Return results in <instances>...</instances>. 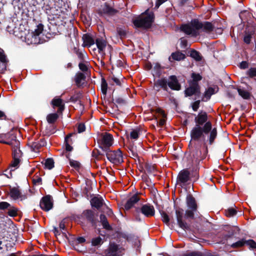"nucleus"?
<instances>
[{
  "instance_id": "37998d69",
  "label": "nucleus",
  "mask_w": 256,
  "mask_h": 256,
  "mask_svg": "<svg viewBox=\"0 0 256 256\" xmlns=\"http://www.w3.org/2000/svg\"><path fill=\"white\" fill-rule=\"evenodd\" d=\"M43 30V24H39L36 26V28L34 30V32H32V37H34V38H36V37L38 36L42 32Z\"/></svg>"
},
{
  "instance_id": "49530a36",
  "label": "nucleus",
  "mask_w": 256,
  "mask_h": 256,
  "mask_svg": "<svg viewBox=\"0 0 256 256\" xmlns=\"http://www.w3.org/2000/svg\"><path fill=\"white\" fill-rule=\"evenodd\" d=\"M50 104L52 107L54 108L55 107H58L61 106L64 103L62 99L60 98H54L52 100Z\"/></svg>"
},
{
  "instance_id": "09e8293b",
  "label": "nucleus",
  "mask_w": 256,
  "mask_h": 256,
  "mask_svg": "<svg viewBox=\"0 0 256 256\" xmlns=\"http://www.w3.org/2000/svg\"><path fill=\"white\" fill-rule=\"evenodd\" d=\"M108 90V84L104 78H102V83H101V90L102 94L104 96L106 94Z\"/></svg>"
},
{
  "instance_id": "a19ab883",
  "label": "nucleus",
  "mask_w": 256,
  "mask_h": 256,
  "mask_svg": "<svg viewBox=\"0 0 256 256\" xmlns=\"http://www.w3.org/2000/svg\"><path fill=\"white\" fill-rule=\"evenodd\" d=\"M238 92L239 95L240 96L244 99H250L251 95L250 92L248 91L241 88H238Z\"/></svg>"
},
{
  "instance_id": "69168bd1",
  "label": "nucleus",
  "mask_w": 256,
  "mask_h": 256,
  "mask_svg": "<svg viewBox=\"0 0 256 256\" xmlns=\"http://www.w3.org/2000/svg\"><path fill=\"white\" fill-rule=\"evenodd\" d=\"M32 182L34 184H42V179L40 177L36 176V178H34L32 180Z\"/></svg>"
},
{
  "instance_id": "79ce46f5",
  "label": "nucleus",
  "mask_w": 256,
  "mask_h": 256,
  "mask_svg": "<svg viewBox=\"0 0 256 256\" xmlns=\"http://www.w3.org/2000/svg\"><path fill=\"white\" fill-rule=\"evenodd\" d=\"M44 168L52 170L54 168V162L52 158H48L45 160Z\"/></svg>"
},
{
  "instance_id": "680f3d73",
  "label": "nucleus",
  "mask_w": 256,
  "mask_h": 256,
  "mask_svg": "<svg viewBox=\"0 0 256 256\" xmlns=\"http://www.w3.org/2000/svg\"><path fill=\"white\" fill-rule=\"evenodd\" d=\"M236 234L235 230L231 229L228 231V233L224 236V238L228 240V238H232V236Z\"/></svg>"
},
{
  "instance_id": "58836bf2",
  "label": "nucleus",
  "mask_w": 256,
  "mask_h": 256,
  "mask_svg": "<svg viewBox=\"0 0 256 256\" xmlns=\"http://www.w3.org/2000/svg\"><path fill=\"white\" fill-rule=\"evenodd\" d=\"M58 118V115L57 113H52L48 114L46 116V120L49 124L54 123Z\"/></svg>"
},
{
  "instance_id": "b1692460",
  "label": "nucleus",
  "mask_w": 256,
  "mask_h": 256,
  "mask_svg": "<svg viewBox=\"0 0 256 256\" xmlns=\"http://www.w3.org/2000/svg\"><path fill=\"white\" fill-rule=\"evenodd\" d=\"M242 22H246L250 20L253 18L252 14L248 10H242L239 14Z\"/></svg>"
},
{
  "instance_id": "bb28decb",
  "label": "nucleus",
  "mask_w": 256,
  "mask_h": 256,
  "mask_svg": "<svg viewBox=\"0 0 256 256\" xmlns=\"http://www.w3.org/2000/svg\"><path fill=\"white\" fill-rule=\"evenodd\" d=\"M86 78V76L85 74L81 72H77L75 75L74 81L76 84V85L78 87L81 86L83 83H82V81H85Z\"/></svg>"
},
{
  "instance_id": "603ef678",
  "label": "nucleus",
  "mask_w": 256,
  "mask_h": 256,
  "mask_svg": "<svg viewBox=\"0 0 256 256\" xmlns=\"http://www.w3.org/2000/svg\"><path fill=\"white\" fill-rule=\"evenodd\" d=\"M70 165L78 171L81 166L80 164L78 161L73 160H70Z\"/></svg>"
},
{
  "instance_id": "e2e57ef3",
  "label": "nucleus",
  "mask_w": 256,
  "mask_h": 256,
  "mask_svg": "<svg viewBox=\"0 0 256 256\" xmlns=\"http://www.w3.org/2000/svg\"><path fill=\"white\" fill-rule=\"evenodd\" d=\"M239 68L242 70H245L248 68V63L247 61H242L240 62Z\"/></svg>"
},
{
  "instance_id": "4be33fe9",
  "label": "nucleus",
  "mask_w": 256,
  "mask_h": 256,
  "mask_svg": "<svg viewBox=\"0 0 256 256\" xmlns=\"http://www.w3.org/2000/svg\"><path fill=\"white\" fill-rule=\"evenodd\" d=\"M92 208L100 209L104 205V200L100 196H94L90 201Z\"/></svg>"
},
{
  "instance_id": "7ed1b4c3",
  "label": "nucleus",
  "mask_w": 256,
  "mask_h": 256,
  "mask_svg": "<svg viewBox=\"0 0 256 256\" xmlns=\"http://www.w3.org/2000/svg\"><path fill=\"white\" fill-rule=\"evenodd\" d=\"M191 170L188 168L181 170L176 178V184L181 187L185 186L188 182L193 180V182H196L199 178V167H192Z\"/></svg>"
},
{
  "instance_id": "338daca9",
  "label": "nucleus",
  "mask_w": 256,
  "mask_h": 256,
  "mask_svg": "<svg viewBox=\"0 0 256 256\" xmlns=\"http://www.w3.org/2000/svg\"><path fill=\"white\" fill-rule=\"evenodd\" d=\"M141 177H142V181L144 182H146V185L148 186H149L148 183L150 180H149L148 177V175L146 174V172L144 173L143 174H142Z\"/></svg>"
},
{
  "instance_id": "cd10ccee",
  "label": "nucleus",
  "mask_w": 256,
  "mask_h": 256,
  "mask_svg": "<svg viewBox=\"0 0 256 256\" xmlns=\"http://www.w3.org/2000/svg\"><path fill=\"white\" fill-rule=\"evenodd\" d=\"M118 250V245L115 243H110L107 250L106 254L108 256H116Z\"/></svg>"
},
{
  "instance_id": "5fc2aeb1",
  "label": "nucleus",
  "mask_w": 256,
  "mask_h": 256,
  "mask_svg": "<svg viewBox=\"0 0 256 256\" xmlns=\"http://www.w3.org/2000/svg\"><path fill=\"white\" fill-rule=\"evenodd\" d=\"M182 256H203V255L202 252L195 250L184 254Z\"/></svg>"
},
{
  "instance_id": "ea45409f",
  "label": "nucleus",
  "mask_w": 256,
  "mask_h": 256,
  "mask_svg": "<svg viewBox=\"0 0 256 256\" xmlns=\"http://www.w3.org/2000/svg\"><path fill=\"white\" fill-rule=\"evenodd\" d=\"M12 158H17L18 160H20V158L22 157V151L20 149V146L18 148L16 147H12Z\"/></svg>"
},
{
  "instance_id": "a211bd4d",
  "label": "nucleus",
  "mask_w": 256,
  "mask_h": 256,
  "mask_svg": "<svg viewBox=\"0 0 256 256\" xmlns=\"http://www.w3.org/2000/svg\"><path fill=\"white\" fill-rule=\"evenodd\" d=\"M9 62L3 49L0 48V74H4Z\"/></svg>"
},
{
  "instance_id": "f3484780",
  "label": "nucleus",
  "mask_w": 256,
  "mask_h": 256,
  "mask_svg": "<svg viewBox=\"0 0 256 256\" xmlns=\"http://www.w3.org/2000/svg\"><path fill=\"white\" fill-rule=\"evenodd\" d=\"M118 12V10L111 7L108 2H105L101 9L99 10L98 14L102 16L106 14L112 16Z\"/></svg>"
},
{
  "instance_id": "0eeeda50",
  "label": "nucleus",
  "mask_w": 256,
  "mask_h": 256,
  "mask_svg": "<svg viewBox=\"0 0 256 256\" xmlns=\"http://www.w3.org/2000/svg\"><path fill=\"white\" fill-rule=\"evenodd\" d=\"M105 152L107 159L112 164L118 165L124 162L122 152L120 148L114 150H109Z\"/></svg>"
},
{
  "instance_id": "a18cd8bd",
  "label": "nucleus",
  "mask_w": 256,
  "mask_h": 256,
  "mask_svg": "<svg viewBox=\"0 0 256 256\" xmlns=\"http://www.w3.org/2000/svg\"><path fill=\"white\" fill-rule=\"evenodd\" d=\"M246 75L249 78H254L256 77V67L250 68L246 73Z\"/></svg>"
},
{
  "instance_id": "4d7b16f0",
  "label": "nucleus",
  "mask_w": 256,
  "mask_h": 256,
  "mask_svg": "<svg viewBox=\"0 0 256 256\" xmlns=\"http://www.w3.org/2000/svg\"><path fill=\"white\" fill-rule=\"evenodd\" d=\"M201 101V100H198L192 103V108L194 112H196L198 110V108H200Z\"/></svg>"
},
{
  "instance_id": "5701e85b",
  "label": "nucleus",
  "mask_w": 256,
  "mask_h": 256,
  "mask_svg": "<svg viewBox=\"0 0 256 256\" xmlns=\"http://www.w3.org/2000/svg\"><path fill=\"white\" fill-rule=\"evenodd\" d=\"M75 134H76L74 132H72L68 134L66 136L64 144L65 145L66 152H70L73 150L74 148L71 146V144L73 143V141L71 138V137L73 135Z\"/></svg>"
},
{
  "instance_id": "423d86ee",
  "label": "nucleus",
  "mask_w": 256,
  "mask_h": 256,
  "mask_svg": "<svg viewBox=\"0 0 256 256\" xmlns=\"http://www.w3.org/2000/svg\"><path fill=\"white\" fill-rule=\"evenodd\" d=\"M187 210L185 212L186 218H194V214L198 212V206L195 198L192 194H188L186 197Z\"/></svg>"
},
{
  "instance_id": "7c9ffc66",
  "label": "nucleus",
  "mask_w": 256,
  "mask_h": 256,
  "mask_svg": "<svg viewBox=\"0 0 256 256\" xmlns=\"http://www.w3.org/2000/svg\"><path fill=\"white\" fill-rule=\"evenodd\" d=\"M84 44L86 46H90L94 44V39L89 34H86L82 36Z\"/></svg>"
},
{
  "instance_id": "c756f323",
  "label": "nucleus",
  "mask_w": 256,
  "mask_h": 256,
  "mask_svg": "<svg viewBox=\"0 0 256 256\" xmlns=\"http://www.w3.org/2000/svg\"><path fill=\"white\" fill-rule=\"evenodd\" d=\"M20 161V160L12 158V161L10 164L9 166V168L10 169V176H6L7 178H12V172L14 171L16 168L18 167Z\"/></svg>"
},
{
  "instance_id": "20e7f679",
  "label": "nucleus",
  "mask_w": 256,
  "mask_h": 256,
  "mask_svg": "<svg viewBox=\"0 0 256 256\" xmlns=\"http://www.w3.org/2000/svg\"><path fill=\"white\" fill-rule=\"evenodd\" d=\"M140 214L146 218L153 216L155 214L154 208L150 204H142L140 207H135V209L132 211V214L136 221H142Z\"/></svg>"
},
{
  "instance_id": "aec40b11",
  "label": "nucleus",
  "mask_w": 256,
  "mask_h": 256,
  "mask_svg": "<svg viewBox=\"0 0 256 256\" xmlns=\"http://www.w3.org/2000/svg\"><path fill=\"white\" fill-rule=\"evenodd\" d=\"M154 88L157 92L160 91V88H162L164 91L168 92V88L166 86V78H162L154 82Z\"/></svg>"
},
{
  "instance_id": "9d476101",
  "label": "nucleus",
  "mask_w": 256,
  "mask_h": 256,
  "mask_svg": "<svg viewBox=\"0 0 256 256\" xmlns=\"http://www.w3.org/2000/svg\"><path fill=\"white\" fill-rule=\"evenodd\" d=\"M4 135L5 140L2 141V144H8L14 148H18L20 146V142L17 140L16 134L12 130L7 134H4Z\"/></svg>"
},
{
  "instance_id": "393cba45",
  "label": "nucleus",
  "mask_w": 256,
  "mask_h": 256,
  "mask_svg": "<svg viewBox=\"0 0 256 256\" xmlns=\"http://www.w3.org/2000/svg\"><path fill=\"white\" fill-rule=\"evenodd\" d=\"M217 92L218 90L216 91L215 88L212 87H208L204 92L201 100L202 102H207L209 100L212 96L216 93Z\"/></svg>"
},
{
  "instance_id": "774afa93",
  "label": "nucleus",
  "mask_w": 256,
  "mask_h": 256,
  "mask_svg": "<svg viewBox=\"0 0 256 256\" xmlns=\"http://www.w3.org/2000/svg\"><path fill=\"white\" fill-rule=\"evenodd\" d=\"M168 0H156V5L154 7L155 10H157L158 8L160 6L162 5V4L166 2Z\"/></svg>"
},
{
  "instance_id": "13d9d810",
  "label": "nucleus",
  "mask_w": 256,
  "mask_h": 256,
  "mask_svg": "<svg viewBox=\"0 0 256 256\" xmlns=\"http://www.w3.org/2000/svg\"><path fill=\"white\" fill-rule=\"evenodd\" d=\"M246 244L252 249L256 248V242L253 240H246Z\"/></svg>"
},
{
  "instance_id": "72a5a7b5",
  "label": "nucleus",
  "mask_w": 256,
  "mask_h": 256,
  "mask_svg": "<svg viewBox=\"0 0 256 256\" xmlns=\"http://www.w3.org/2000/svg\"><path fill=\"white\" fill-rule=\"evenodd\" d=\"M109 83L111 85H114V83L118 86H122V82H124V79L122 78V80H120L118 78L116 77L114 74L109 76L108 79Z\"/></svg>"
},
{
  "instance_id": "864d4df0",
  "label": "nucleus",
  "mask_w": 256,
  "mask_h": 256,
  "mask_svg": "<svg viewBox=\"0 0 256 256\" xmlns=\"http://www.w3.org/2000/svg\"><path fill=\"white\" fill-rule=\"evenodd\" d=\"M226 215L228 217H232L236 215L237 211L234 208H229L225 210Z\"/></svg>"
},
{
  "instance_id": "052dcab7",
  "label": "nucleus",
  "mask_w": 256,
  "mask_h": 256,
  "mask_svg": "<svg viewBox=\"0 0 256 256\" xmlns=\"http://www.w3.org/2000/svg\"><path fill=\"white\" fill-rule=\"evenodd\" d=\"M80 62L78 64L79 68L83 72H88V70L87 66L83 62Z\"/></svg>"
},
{
  "instance_id": "1a4fd4ad",
  "label": "nucleus",
  "mask_w": 256,
  "mask_h": 256,
  "mask_svg": "<svg viewBox=\"0 0 256 256\" xmlns=\"http://www.w3.org/2000/svg\"><path fill=\"white\" fill-rule=\"evenodd\" d=\"M0 210L4 211L6 214L12 218L17 216L20 212L18 208L6 202H0Z\"/></svg>"
},
{
  "instance_id": "de8ad7c7",
  "label": "nucleus",
  "mask_w": 256,
  "mask_h": 256,
  "mask_svg": "<svg viewBox=\"0 0 256 256\" xmlns=\"http://www.w3.org/2000/svg\"><path fill=\"white\" fill-rule=\"evenodd\" d=\"M162 221L167 225L170 224V218L168 214L163 210L160 211Z\"/></svg>"
},
{
  "instance_id": "f8f14e48",
  "label": "nucleus",
  "mask_w": 256,
  "mask_h": 256,
  "mask_svg": "<svg viewBox=\"0 0 256 256\" xmlns=\"http://www.w3.org/2000/svg\"><path fill=\"white\" fill-rule=\"evenodd\" d=\"M166 86H168L172 90L176 91L180 90L182 88L181 84L175 75L170 76L168 79L166 78Z\"/></svg>"
},
{
  "instance_id": "2f4dec72",
  "label": "nucleus",
  "mask_w": 256,
  "mask_h": 256,
  "mask_svg": "<svg viewBox=\"0 0 256 256\" xmlns=\"http://www.w3.org/2000/svg\"><path fill=\"white\" fill-rule=\"evenodd\" d=\"M171 58L174 60L180 61L184 60L186 58V56L181 52L176 51L171 54L169 58V60H170Z\"/></svg>"
},
{
  "instance_id": "c03bdc74",
  "label": "nucleus",
  "mask_w": 256,
  "mask_h": 256,
  "mask_svg": "<svg viewBox=\"0 0 256 256\" xmlns=\"http://www.w3.org/2000/svg\"><path fill=\"white\" fill-rule=\"evenodd\" d=\"M91 242L92 246H99L103 244L104 241L100 236H98L96 238H92V239Z\"/></svg>"
},
{
  "instance_id": "6e6552de",
  "label": "nucleus",
  "mask_w": 256,
  "mask_h": 256,
  "mask_svg": "<svg viewBox=\"0 0 256 256\" xmlns=\"http://www.w3.org/2000/svg\"><path fill=\"white\" fill-rule=\"evenodd\" d=\"M98 142L100 148L104 152L110 150V147L114 142V138L112 134L108 132L102 134L101 138L98 140Z\"/></svg>"
},
{
  "instance_id": "a878e982",
  "label": "nucleus",
  "mask_w": 256,
  "mask_h": 256,
  "mask_svg": "<svg viewBox=\"0 0 256 256\" xmlns=\"http://www.w3.org/2000/svg\"><path fill=\"white\" fill-rule=\"evenodd\" d=\"M10 187L9 194L10 198L14 200L19 199L20 191L18 189V187L12 188L10 186Z\"/></svg>"
},
{
  "instance_id": "ddd939ff",
  "label": "nucleus",
  "mask_w": 256,
  "mask_h": 256,
  "mask_svg": "<svg viewBox=\"0 0 256 256\" xmlns=\"http://www.w3.org/2000/svg\"><path fill=\"white\" fill-rule=\"evenodd\" d=\"M183 210L180 208L176 210V216L178 226L184 230H190V225L182 220Z\"/></svg>"
},
{
  "instance_id": "dca6fc26",
  "label": "nucleus",
  "mask_w": 256,
  "mask_h": 256,
  "mask_svg": "<svg viewBox=\"0 0 256 256\" xmlns=\"http://www.w3.org/2000/svg\"><path fill=\"white\" fill-rule=\"evenodd\" d=\"M82 214L86 220L90 223L92 226H96L98 222L97 215L96 216L95 212L92 210H84Z\"/></svg>"
},
{
  "instance_id": "e433bc0d",
  "label": "nucleus",
  "mask_w": 256,
  "mask_h": 256,
  "mask_svg": "<svg viewBox=\"0 0 256 256\" xmlns=\"http://www.w3.org/2000/svg\"><path fill=\"white\" fill-rule=\"evenodd\" d=\"M190 56L196 62H200L202 58L200 53L194 49L190 50Z\"/></svg>"
},
{
  "instance_id": "4468645a",
  "label": "nucleus",
  "mask_w": 256,
  "mask_h": 256,
  "mask_svg": "<svg viewBox=\"0 0 256 256\" xmlns=\"http://www.w3.org/2000/svg\"><path fill=\"white\" fill-rule=\"evenodd\" d=\"M254 34V28L252 26L247 25L243 32V41L244 43L246 44H250Z\"/></svg>"
},
{
  "instance_id": "c9c22d12",
  "label": "nucleus",
  "mask_w": 256,
  "mask_h": 256,
  "mask_svg": "<svg viewBox=\"0 0 256 256\" xmlns=\"http://www.w3.org/2000/svg\"><path fill=\"white\" fill-rule=\"evenodd\" d=\"M191 78L192 80H190L188 83L195 84H198V82L200 81L202 78V76L200 74L196 73L194 72L191 74Z\"/></svg>"
},
{
  "instance_id": "6ab92c4d",
  "label": "nucleus",
  "mask_w": 256,
  "mask_h": 256,
  "mask_svg": "<svg viewBox=\"0 0 256 256\" xmlns=\"http://www.w3.org/2000/svg\"><path fill=\"white\" fill-rule=\"evenodd\" d=\"M139 194V193L137 192L132 195L128 200L126 203L124 205V210L128 211L133 207L135 208L136 206H134V204L140 200V198L138 196Z\"/></svg>"
},
{
  "instance_id": "f03ea898",
  "label": "nucleus",
  "mask_w": 256,
  "mask_h": 256,
  "mask_svg": "<svg viewBox=\"0 0 256 256\" xmlns=\"http://www.w3.org/2000/svg\"><path fill=\"white\" fill-rule=\"evenodd\" d=\"M214 26L210 22H200L198 18H194L190 23L182 24L179 28L180 32L186 35L196 37L200 35L199 30H202L204 32L210 33L214 31Z\"/></svg>"
},
{
  "instance_id": "473e14b6",
  "label": "nucleus",
  "mask_w": 256,
  "mask_h": 256,
  "mask_svg": "<svg viewBox=\"0 0 256 256\" xmlns=\"http://www.w3.org/2000/svg\"><path fill=\"white\" fill-rule=\"evenodd\" d=\"M100 222L102 224L104 228L108 230H112V227L109 224L106 216L104 214H101L100 216Z\"/></svg>"
},
{
  "instance_id": "0e129e2a",
  "label": "nucleus",
  "mask_w": 256,
  "mask_h": 256,
  "mask_svg": "<svg viewBox=\"0 0 256 256\" xmlns=\"http://www.w3.org/2000/svg\"><path fill=\"white\" fill-rule=\"evenodd\" d=\"M86 130V126L84 123H80L78 126V132L82 133Z\"/></svg>"
},
{
  "instance_id": "c85d7f7f",
  "label": "nucleus",
  "mask_w": 256,
  "mask_h": 256,
  "mask_svg": "<svg viewBox=\"0 0 256 256\" xmlns=\"http://www.w3.org/2000/svg\"><path fill=\"white\" fill-rule=\"evenodd\" d=\"M82 98V94L80 91H75L74 94L70 96V101L75 103L76 102L78 101L80 105L84 106L82 104V102L80 101V99Z\"/></svg>"
},
{
  "instance_id": "bf43d9fd",
  "label": "nucleus",
  "mask_w": 256,
  "mask_h": 256,
  "mask_svg": "<svg viewBox=\"0 0 256 256\" xmlns=\"http://www.w3.org/2000/svg\"><path fill=\"white\" fill-rule=\"evenodd\" d=\"M115 100L118 104L120 106L125 105L127 103L126 100L124 98L121 97L116 98Z\"/></svg>"
},
{
  "instance_id": "39448f33",
  "label": "nucleus",
  "mask_w": 256,
  "mask_h": 256,
  "mask_svg": "<svg viewBox=\"0 0 256 256\" xmlns=\"http://www.w3.org/2000/svg\"><path fill=\"white\" fill-rule=\"evenodd\" d=\"M154 15L153 12L146 16H139L135 19L132 20V23L136 28L148 29L152 26L154 22Z\"/></svg>"
},
{
  "instance_id": "4c0bfd02",
  "label": "nucleus",
  "mask_w": 256,
  "mask_h": 256,
  "mask_svg": "<svg viewBox=\"0 0 256 256\" xmlns=\"http://www.w3.org/2000/svg\"><path fill=\"white\" fill-rule=\"evenodd\" d=\"M142 130L140 128H136L135 129H132L130 132V138L131 139L137 140Z\"/></svg>"
},
{
  "instance_id": "6e6d98bb",
  "label": "nucleus",
  "mask_w": 256,
  "mask_h": 256,
  "mask_svg": "<svg viewBox=\"0 0 256 256\" xmlns=\"http://www.w3.org/2000/svg\"><path fill=\"white\" fill-rule=\"evenodd\" d=\"M32 150L34 152H36L39 150L40 148L38 142H32L30 145Z\"/></svg>"
},
{
  "instance_id": "f257e3e1",
  "label": "nucleus",
  "mask_w": 256,
  "mask_h": 256,
  "mask_svg": "<svg viewBox=\"0 0 256 256\" xmlns=\"http://www.w3.org/2000/svg\"><path fill=\"white\" fill-rule=\"evenodd\" d=\"M194 121L196 125L190 132L191 141L202 140V144H194L190 148V152L186 157L187 167H198L200 161L204 160L208 153V148L206 142L212 145L218 136V130L212 128V125L208 120V114L205 111L200 110L196 116Z\"/></svg>"
},
{
  "instance_id": "3c124183",
  "label": "nucleus",
  "mask_w": 256,
  "mask_h": 256,
  "mask_svg": "<svg viewBox=\"0 0 256 256\" xmlns=\"http://www.w3.org/2000/svg\"><path fill=\"white\" fill-rule=\"evenodd\" d=\"M144 166L149 174H152L155 171V168L152 164L146 162L144 164Z\"/></svg>"
},
{
  "instance_id": "f704fd0d",
  "label": "nucleus",
  "mask_w": 256,
  "mask_h": 256,
  "mask_svg": "<svg viewBox=\"0 0 256 256\" xmlns=\"http://www.w3.org/2000/svg\"><path fill=\"white\" fill-rule=\"evenodd\" d=\"M116 34L120 39L126 38L127 35V31L124 26H118L116 28Z\"/></svg>"
},
{
  "instance_id": "412c9836",
  "label": "nucleus",
  "mask_w": 256,
  "mask_h": 256,
  "mask_svg": "<svg viewBox=\"0 0 256 256\" xmlns=\"http://www.w3.org/2000/svg\"><path fill=\"white\" fill-rule=\"evenodd\" d=\"M95 43L98 48V52L102 55V56H105L104 50L106 46V42L102 38H96Z\"/></svg>"
},
{
  "instance_id": "8fccbe9b",
  "label": "nucleus",
  "mask_w": 256,
  "mask_h": 256,
  "mask_svg": "<svg viewBox=\"0 0 256 256\" xmlns=\"http://www.w3.org/2000/svg\"><path fill=\"white\" fill-rule=\"evenodd\" d=\"M246 244V240L244 238L234 242L231 245V247L234 248H241L243 246Z\"/></svg>"
},
{
  "instance_id": "9b49d317",
  "label": "nucleus",
  "mask_w": 256,
  "mask_h": 256,
  "mask_svg": "<svg viewBox=\"0 0 256 256\" xmlns=\"http://www.w3.org/2000/svg\"><path fill=\"white\" fill-rule=\"evenodd\" d=\"M184 94L186 97L195 95L196 97L199 98L201 94L200 86L199 84L189 83V86L186 88Z\"/></svg>"
},
{
  "instance_id": "2eb2a0df",
  "label": "nucleus",
  "mask_w": 256,
  "mask_h": 256,
  "mask_svg": "<svg viewBox=\"0 0 256 256\" xmlns=\"http://www.w3.org/2000/svg\"><path fill=\"white\" fill-rule=\"evenodd\" d=\"M40 206L42 210L46 212L49 211L53 207L52 196L50 195L43 196L40 201Z\"/></svg>"
}]
</instances>
